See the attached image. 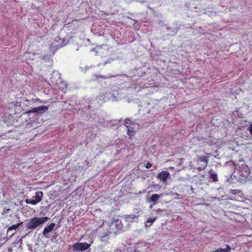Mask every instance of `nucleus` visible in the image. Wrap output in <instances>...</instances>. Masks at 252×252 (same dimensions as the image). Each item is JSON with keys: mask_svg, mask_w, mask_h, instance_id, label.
Listing matches in <instances>:
<instances>
[{"mask_svg": "<svg viewBox=\"0 0 252 252\" xmlns=\"http://www.w3.org/2000/svg\"><path fill=\"white\" fill-rule=\"evenodd\" d=\"M209 161V157L207 156H199L197 157V161L203 162L204 164L201 166L197 167V170L199 171L204 170L207 166Z\"/></svg>", "mask_w": 252, "mask_h": 252, "instance_id": "obj_8", "label": "nucleus"}, {"mask_svg": "<svg viewBox=\"0 0 252 252\" xmlns=\"http://www.w3.org/2000/svg\"><path fill=\"white\" fill-rule=\"evenodd\" d=\"M22 223V222H21V223H18L16 224L12 225L9 227L8 230H16L19 227V226Z\"/></svg>", "mask_w": 252, "mask_h": 252, "instance_id": "obj_15", "label": "nucleus"}, {"mask_svg": "<svg viewBox=\"0 0 252 252\" xmlns=\"http://www.w3.org/2000/svg\"><path fill=\"white\" fill-rule=\"evenodd\" d=\"M169 169L170 170H173V169H174V167H172V166H170L169 167Z\"/></svg>", "mask_w": 252, "mask_h": 252, "instance_id": "obj_22", "label": "nucleus"}, {"mask_svg": "<svg viewBox=\"0 0 252 252\" xmlns=\"http://www.w3.org/2000/svg\"><path fill=\"white\" fill-rule=\"evenodd\" d=\"M32 101H33V102H40V103L43 102L42 101V100H41L39 98H36V99H32Z\"/></svg>", "mask_w": 252, "mask_h": 252, "instance_id": "obj_17", "label": "nucleus"}, {"mask_svg": "<svg viewBox=\"0 0 252 252\" xmlns=\"http://www.w3.org/2000/svg\"><path fill=\"white\" fill-rule=\"evenodd\" d=\"M156 219L157 218H154L153 219L149 218L147 219V222L151 223L152 224L156 220Z\"/></svg>", "mask_w": 252, "mask_h": 252, "instance_id": "obj_16", "label": "nucleus"}, {"mask_svg": "<svg viewBox=\"0 0 252 252\" xmlns=\"http://www.w3.org/2000/svg\"><path fill=\"white\" fill-rule=\"evenodd\" d=\"M163 196V194H153L150 197H147V200L149 203H153V204L151 205L150 208H152L153 205H156L158 203L159 198Z\"/></svg>", "mask_w": 252, "mask_h": 252, "instance_id": "obj_7", "label": "nucleus"}, {"mask_svg": "<svg viewBox=\"0 0 252 252\" xmlns=\"http://www.w3.org/2000/svg\"><path fill=\"white\" fill-rule=\"evenodd\" d=\"M249 129L250 133L252 135V123L250 125Z\"/></svg>", "mask_w": 252, "mask_h": 252, "instance_id": "obj_19", "label": "nucleus"}, {"mask_svg": "<svg viewBox=\"0 0 252 252\" xmlns=\"http://www.w3.org/2000/svg\"><path fill=\"white\" fill-rule=\"evenodd\" d=\"M48 109V107L47 106H40L37 107L33 108L32 109L28 110L25 112L23 113V114H31V113H36V114H41L44 112L47 111Z\"/></svg>", "mask_w": 252, "mask_h": 252, "instance_id": "obj_6", "label": "nucleus"}, {"mask_svg": "<svg viewBox=\"0 0 252 252\" xmlns=\"http://www.w3.org/2000/svg\"><path fill=\"white\" fill-rule=\"evenodd\" d=\"M137 216L135 214H130L126 215L125 217V219L127 221H132L133 219L137 218Z\"/></svg>", "mask_w": 252, "mask_h": 252, "instance_id": "obj_14", "label": "nucleus"}, {"mask_svg": "<svg viewBox=\"0 0 252 252\" xmlns=\"http://www.w3.org/2000/svg\"><path fill=\"white\" fill-rule=\"evenodd\" d=\"M49 218L46 217L40 218L34 217L31 219L27 224V227L29 229H33L36 228L41 224L45 223L48 220Z\"/></svg>", "mask_w": 252, "mask_h": 252, "instance_id": "obj_1", "label": "nucleus"}, {"mask_svg": "<svg viewBox=\"0 0 252 252\" xmlns=\"http://www.w3.org/2000/svg\"><path fill=\"white\" fill-rule=\"evenodd\" d=\"M156 212H163V210L162 209H158L156 210Z\"/></svg>", "mask_w": 252, "mask_h": 252, "instance_id": "obj_21", "label": "nucleus"}, {"mask_svg": "<svg viewBox=\"0 0 252 252\" xmlns=\"http://www.w3.org/2000/svg\"><path fill=\"white\" fill-rule=\"evenodd\" d=\"M170 177V173L167 171H162L159 173L157 175V178L163 183H165L167 179Z\"/></svg>", "mask_w": 252, "mask_h": 252, "instance_id": "obj_10", "label": "nucleus"}, {"mask_svg": "<svg viewBox=\"0 0 252 252\" xmlns=\"http://www.w3.org/2000/svg\"><path fill=\"white\" fill-rule=\"evenodd\" d=\"M226 247L225 249L219 248L212 252H229L231 250L230 247L228 245H226Z\"/></svg>", "mask_w": 252, "mask_h": 252, "instance_id": "obj_13", "label": "nucleus"}, {"mask_svg": "<svg viewBox=\"0 0 252 252\" xmlns=\"http://www.w3.org/2000/svg\"><path fill=\"white\" fill-rule=\"evenodd\" d=\"M9 107L10 109H14L15 114H19L21 112L20 110V108H21L23 110H25L23 108V104H22V102L19 103L17 101L12 102L10 104V106Z\"/></svg>", "mask_w": 252, "mask_h": 252, "instance_id": "obj_9", "label": "nucleus"}, {"mask_svg": "<svg viewBox=\"0 0 252 252\" xmlns=\"http://www.w3.org/2000/svg\"><path fill=\"white\" fill-rule=\"evenodd\" d=\"M23 100H24L23 104H24V102H27V103H29L30 101L27 98H24Z\"/></svg>", "mask_w": 252, "mask_h": 252, "instance_id": "obj_20", "label": "nucleus"}, {"mask_svg": "<svg viewBox=\"0 0 252 252\" xmlns=\"http://www.w3.org/2000/svg\"><path fill=\"white\" fill-rule=\"evenodd\" d=\"M90 247V245L87 242L79 243L77 242L72 245V250L75 251H84L87 250Z\"/></svg>", "mask_w": 252, "mask_h": 252, "instance_id": "obj_5", "label": "nucleus"}, {"mask_svg": "<svg viewBox=\"0 0 252 252\" xmlns=\"http://www.w3.org/2000/svg\"><path fill=\"white\" fill-rule=\"evenodd\" d=\"M111 226L115 227L116 232L120 231L123 230V224L120 219L113 217L111 221Z\"/></svg>", "mask_w": 252, "mask_h": 252, "instance_id": "obj_4", "label": "nucleus"}, {"mask_svg": "<svg viewBox=\"0 0 252 252\" xmlns=\"http://www.w3.org/2000/svg\"><path fill=\"white\" fill-rule=\"evenodd\" d=\"M210 178L213 180L214 182H217L218 180V175L216 173L212 171V170L209 171Z\"/></svg>", "mask_w": 252, "mask_h": 252, "instance_id": "obj_12", "label": "nucleus"}, {"mask_svg": "<svg viewBox=\"0 0 252 252\" xmlns=\"http://www.w3.org/2000/svg\"><path fill=\"white\" fill-rule=\"evenodd\" d=\"M43 196V193L42 191H37L35 193V195L32 197V199H26L25 202L28 204L35 205L42 201Z\"/></svg>", "mask_w": 252, "mask_h": 252, "instance_id": "obj_3", "label": "nucleus"}, {"mask_svg": "<svg viewBox=\"0 0 252 252\" xmlns=\"http://www.w3.org/2000/svg\"><path fill=\"white\" fill-rule=\"evenodd\" d=\"M101 78H104V79L106 78V77H105L102 76H101Z\"/></svg>", "mask_w": 252, "mask_h": 252, "instance_id": "obj_23", "label": "nucleus"}, {"mask_svg": "<svg viewBox=\"0 0 252 252\" xmlns=\"http://www.w3.org/2000/svg\"><path fill=\"white\" fill-rule=\"evenodd\" d=\"M152 166V164L150 163V162H148L146 163V165H145V167L147 169H149L150 168H151Z\"/></svg>", "mask_w": 252, "mask_h": 252, "instance_id": "obj_18", "label": "nucleus"}, {"mask_svg": "<svg viewBox=\"0 0 252 252\" xmlns=\"http://www.w3.org/2000/svg\"><path fill=\"white\" fill-rule=\"evenodd\" d=\"M124 125L127 128V133L129 137L133 136L135 131L134 130L135 124L129 118H126L125 120Z\"/></svg>", "mask_w": 252, "mask_h": 252, "instance_id": "obj_2", "label": "nucleus"}, {"mask_svg": "<svg viewBox=\"0 0 252 252\" xmlns=\"http://www.w3.org/2000/svg\"><path fill=\"white\" fill-rule=\"evenodd\" d=\"M56 224L54 223H51L50 224L46 226L43 231L42 234L44 236H46V237L48 238V236H47V234L49 232H51L54 228Z\"/></svg>", "mask_w": 252, "mask_h": 252, "instance_id": "obj_11", "label": "nucleus"}]
</instances>
